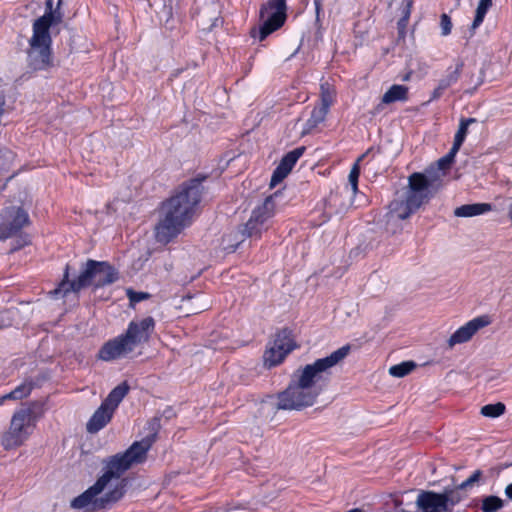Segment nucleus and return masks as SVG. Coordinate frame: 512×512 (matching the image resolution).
<instances>
[{"label":"nucleus","instance_id":"f257e3e1","mask_svg":"<svg viewBox=\"0 0 512 512\" xmlns=\"http://www.w3.org/2000/svg\"><path fill=\"white\" fill-rule=\"evenodd\" d=\"M349 344L340 347L330 355L315 360L303 368L297 369L288 387L278 394L276 410H301L314 405L318 396L327 387L331 369L343 361L349 354Z\"/></svg>","mask_w":512,"mask_h":512},{"label":"nucleus","instance_id":"f03ea898","mask_svg":"<svg viewBox=\"0 0 512 512\" xmlns=\"http://www.w3.org/2000/svg\"><path fill=\"white\" fill-rule=\"evenodd\" d=\"M202 178L184 182L175 195L163 202L164 218L156 226V239L162 244L169 243L184 227L190 224L199 205L204 187Z\"/></svg>","mask_w":512,"mask_h":512},{"label":"nucleus","instance_id":"7ed1b4c3","mask_svg":"<svg viewBox=\"0 0 512 512\" xmlns=\"http://www.w3.org/2000/svg\"><path fill=\"white\" fill-rule=\"evenodd\" d=\"M119 272L107 261L88 259L81 265L80 274L72 281H69V265H66L63 280L59 286L50 292L53 296L69 292L79 293L81 290L93 286L95 289L111 285L118 281Z\"/></svg>","mask_w":512,"mask_h":512},{"label":"nucleus","instance_id":"20e7f679","mask_svg":"<svg viewBox=\"0 0 512 512\" xmlns=\"http://www.w3.org/2000/svg\"><path fill=\"white\" fill-rule=\"evenodd\" d=\"M154 328L155 321L150 316L139 322H130L124 334L103 344L98 352V358L103 361H112L126 357L134 351L136 346L149 340Z\"/></svg>","mask_w":512,"mask_h":512},{"label":"nucleus","instance_id":"39448f33","mask_svg":"<svg viewBox=\"0 0 512 512\" xmlns=\"http://www.w3.org/2000/svg\"><path fill=\"white\" fill-rule=\"evenodd\" d=\"M430 186L431 182L424 174H411L408 185L389 205L391 216L400 220L409 218L431 198Z\"/></svg>","mask_w":512,"mask_h":512},{"label":"nucleus","instance_id":"423d86ee","mask_svg":"<svg viewBox=\"0 0 512 512\" xmlns=\"http://www.w3.org/2000/svg\"><path fill=\"white\" fill-rule=\"evenodd\" d=\"M44 411V405L37 401L17 410L12 416L9 430L1 437L2 446L9 450L23 444L32 433L37 421L43 417Z\"/></svg>","mask_w":512,"mask_h":512},{"label":"nucleus","instance_id":"0eeeda50","mask_svg":"<svg viewBox=\"0 0 512 512\" xmlns=\"http://www.w3.org/2000/svg\"><path fill=\"white\" fill-rule=\"evenodd\" d=\"M151 445L152 440L146 438L134 442L125 452L109 457L104 461V473L97 482L105 489L113 479H120L132 465L145 461Z\"/></svg>","mask_w":512,"mask_h":512},{"label":"nucleus","instance_id":"6e6552de","mask_svg":"<svg viewBox=\"0 0 512 512\" xmlns=\"http://www.w3.org/2000/svg\"><path fill=\"white\" fill-rule=\"evenodd\" d=\"M278 193H274L264 199V201L256 206L250 215L248 221L242 225L237 234L240 235V240L235 245H231L232 251H234L240 242L245 238H261L263 232H266L271 224L272 218L276 213V199Z\"/></svg>","mask_w":512,"mask_h":512},{"label":"nucleus","instance_id":"1a4fd4ad","mask_svg":"<svg viewBox=\"0 0 512 512\" xmlns=\"http://www.w3.org/2000/svg\"><path fill=\"white\" fill-rule=\"evenodd\" d=\"M126 486L127 480L121 479L113 490L109 491L102 497L96 498V496L102 493L104 490L96 481L94 485L89 487L85 492L72 500L71 507L82 509L93 503L96 509L106 508L107 505L115 503L123 497Z\"/></svg>","mask_w":512,"mask_h":512},{"label":"nucleus","instance_id":"9d476101","mask_svg":"<svg viewBox=\"0 0 512 512\" xmlns=\"http://www.w3.org/2000/svg\"><path fill=\"white\" fill-rule=\"evenodd\" d=\"M286 0H270L266 5L260 9V18L264 19L262 25L257 30L256 28L251 29V36L258 37L260 41L266 39L274 31L280 29L287 18L286 15Z\"/></svg>","mask_w":512,"mask_h":512},{"label":"nucleus","instance_id":"9b49d317","mask_svg":"<svg viewBox=\"0 0 512 512\" xmlns=\"http://www.w3.org/2000/svg\"><path fill=\"white\" fill-rule=\"evenodd\" d=\"M459 504V498L453 495L449 487L441 492L421 490L416 498V512H453Z\"/></svg>","mask_w":512,"mask_h":512},{"label":"nucleus","instance_id":"f8f14e48","mask_svg":"<svg viewBox=\"0 0 512 512\" xmlns=\"http://www.w3.org/2000/svg\"><path fill=\"white\" fill-rule=\"evenodd\" d=\"M36 32H33L29 40L30 48L27 52L28 66L34 70H46L50 68L52 63L51 58V36H43V38H36Z\"/></svg>","mask_w":512,"mask_h":512},{"label":"nucleus","instance_id":"ddd939ff","mask_svg":"<svg viewBox=\"0 0 512 512\" xmlns=\"http://www.w3.org/2000/svg\"><path fill=\"white\" fill-rule=\"evenodd\" d=\"M296 348V343L292 336V331L288 328L280 330L269 347L264 353V364L268 368L280 364L284 358Z\"/></svg>","mask_w":512,"mask_h":512},{"label":"nucleus","instance_id":"4468645a","mask_svg":"<svg viewBox=\"0 0 512 512\" xmlns=\"http://www.w3.org/2000/svg\"><path fill=\"white\" fill-rule=\"evenodd\" d=\"M29 224L28 213L21 207L9 206L0 213V240L16 235Z\"/></svg>","mask_w":512,"mask_h":512},{"label":"nucleus","instance_id":"2eb2a0df","mask_svg":"<svg viewBox=\"0 0 512 512\" xmlns=\"http://www.w3.org/2000/svg\"><path fill=\"white\" fill-rule=\"evenodd\" d=\"M193 17L202 31H211L221 23L219 4L215 0L196 2Z\"/></svg>","mask_w":512,"mask_h":512},{"label":"nucleus","instance_id":"dca6fc26","mask_svg":"<svg viewBox=\"0 0 512 512\" xmlns=\"http://www.w3.org/2000/svg\"><path fill=\"white\" fill-rule=\"evenodd\" d=\"M489 323L490 321L487 316H480L467 322L450 336L448 347L453 348L457 344L469 341L479 329L489 325Z\"/></svg>","mask_w":512,"mask_h":512},{"label":"nucleus","instance_id":"f3484780","mask_svg":"<svg viewBox=\"0 0 512 512\" xmlns=\"http://www.w3.org/2000/svg\"><path fill=\"white\" fill-rule=\"evenodd\" d=\"M61 2V0H58L56 9L50 12H45L43 16L34 21L33 32H36L37 34L35 39L43 38V36H50V27L62 22L63 14L60 11Z\"/></svg>","mask_w":512,"mask_h":512},{"label":"nucleus","instance_id":"a211bd4d","mask_svg":"<svg viewBox=\"0 0 512 512\" xmlns=\"http://www.w3.org/2000/svg\"><path fill=\"white\" fill-rule=\"evenodd\" d=\"M114 410L108 407L103 402L93 413L91 418L86 424V430L90 434H95L103 429L111 420L114 415Z\"/></svg>","mask_w":512,"mask_h":512},{"label":"nucleus","instance_id":"6ab92c4d","mask_svg":"<svg viewBox=\"0 0 512 512\" xmlns=\"http://www.w3.org/2000/svg\"><path fill=\"white\" fill-rule=\"evenodd\" d=\"M409 88L404 85H392L382 96L381 102L375 107L374 114L383 110L384 105L391 104L397 101L405 102L408 100Z\"/></svg>","mask_w":512,"mask_h":512},{"label":"nucleus","instance_id":"aec40b11","mask_svg":"<svg viewBox=\"0 0 512 512\" xmlns=\"http://www.w3.org/2000/svg\"><path fill=\"white\" fill-rule=\"evenodd\" d=\"M483 479V472L479 469L475 470L465 481L454 486L449 487L450 492L459 498V504L467 499V491L475 485H480Z\"/></svg>","mask_w":512,"mask_h":512},{"label":"nucleus","instance_id":"412c9836","mask_svg":"<svg viewBox=\"0 0 512 512\" xmlns=\"http://www.w3.org/2000/svg\"><path fill=\"white\" fill-rule=\"evenodd\" d=\"M491 210L492 206L489 203H472L457 207L454 211V215L457 217H473Z\"/></svg>","mask_w":512,"mask_h":512},{"label":"nucleus","instance_id":"4be33fe9","mask_svg":"<svg viewBox=\"0 0 512 512\" xmlns=\"http://www.w3.org/2000/svg\"><path fill=\"white\" fill-rule=\"evenodd\" d=\"M129 390L130 386L124 381L113 388L102 402L115 411Z\"/></svg>","mask_w":512,"mask_h":512},{"label":"nucleus","instance_id":"5701e85b","mask_svg":"<svg viewBox=\"0 0 512 512\" xmlns=\"http://www.w3.org/2000/svg\"><path fill=\"white\" fill-rule=\"evenodd\" d=\"M463 67V60L458 59L454 67L451 66L447 68L446 74L439 80V82L448 89L459 80Z\"/></svg>","mask_w":512,"mask_h":512},{"label":"nucleus","instance_id":"b1692460","mask_svg":"<svg viewBox=\"0 0 512 512\" xmlns=\"http://www.w3.org/2000/svg\"><path fill=\"white\" fill-rule=\"evenodd\" d=\"M33 389V383L31 381H25L18 385L11 392L0 397V405L6 400H20L30 395Z\"/></svg>","mask_w":512,"mask_h":512},{"label":"nucleus","instance_id":"393cba45","mask_svg":"<svg viewBox=\"0 0 512 512\" xmlns=\"http://www.w3.org/2000/svg\"><path fill=\"white\" fill-rule=\"evenodd\" d=\"M327 114L328 112L325 111V108H320L319 106L314 107L309 119L305 123L302 135L311 133L314 128L325 120Z\"/></svg>","mask_w":512,"mask_h":512},{"label":"nucleus","instance_id":"a878e982","mask_svg":"<svg viewBox=\"0 0 512 512\" xmlns=\"http://www.w3.org/2000/svg\"><path fill=\"white\" fill-rule=\"evenodd\" d=\"M306 148L304 146L297 147L292 151H289L280 161L279 167H281L286 172L290 173L296 162L303 155Z\"/></svg>","mask_w":512,"mask_h":512},{"label":"nucleus","instance_id":"bb28decb","mask_svg":"<svg viewBox=\"0 0 512 512\" xmlns=\"http://www.w3.org/2000/svg\"><path fill=\"white\" fill-rule=\"evenodd\" d=\"M475 122H476L475 118L461 119L459 128L455 134L454 142L452 145L453 147H455V149L461 148L463 142L465 141L469 125L472 123H475Z\"/></svg>","mask_w":512,"mask_h":512},{"label":"nucleus","instance_id":"cd10ccee","mask_svg":"<svg viewBox=\"0 0 512 512\" xmlns=\"http://www.w3.org/2000/svg\"><path fill=\"white\" fill-rule=\"evenodd\" d=\"M412 3H413L412 0H404V6L402 8V16L397 22L399 38L405 37L406 27L409 22V18H410V14H411Z\"/></svg>","mask_w":512,"mask_h":512},{"label":"nucleus","instance_id":"c85d7f7f","mask_svg":"<svg viewBox=\"0 0 512 512\" xmlns=\"http://www.w3.org/2000/svg\"><path fill=\"white\" fill-rule=\"evenodd\" d=\"M504 507V500L498 496L490 495L482 499V512H498Z\"/></svg>","mask_w":512,"mask_h":512},{"label":"nucleus","instance_id":"c756f323","mask_svg":"<svg viewBox=\"0 0 512 512\" xmlns=\"http://www.w3.org/2000/svg\"><path fill=\"white\" fill-rule=\"evenodd\" d=\"M491 6H492V0H480L479 1L478 6L476 8V14H475L474 20L471 25L472 30H475L482 24L486 13L488 12V10Z\"/></svg>","mask_w":512,"mask_h":512},{"label":"nucleus","instance_id":"7c9ffc66","mask_svg":"<svg viewBox=\"0 0 512 512\" xmlns=\"http://www.w3.org/2000/svg\"><path fill=\"white\" fill-rule=\"evenodd\" d=\"M415 367L416 364L413 361H405L391 366L389 368V374L393 377L402 378L408 375Z\"/></svg>","mask_w":512,"mask_h":512},{"label":"nucleus","instance_id":"2f4dec72","mask_svg":"<svg viewBox=\"0 0 512 512\" xmlns=\"http://www.w3.org/2000/svg\"><path fill=\"white\" fill-rule=\"evenodd\" d=\"M505 405L502 402L487 404L481 408V414L489 418H497L505 413Z\"/></svg>","mask_w":512,"mask_h":512},{"label":"nucleus","instance_id":"473e14b6","mask_svg":"<svg viewBox=\"0 0 512 512\" xmlns=\"http://www.w3.org/2000/svg\"><path fill=\"white\" fill-rule=\"evenodd\" d=\"M365 157V154H363L361 157H359L358 161L352 166L350 173H349V183L351 185L353 193L357 192L358 189V179L360 175V167H359V161H361Z\"/></svg>","mask_w":512,"mask_h":512},{"label":"nucleus","instance_id":"72a5a7b5","mask_svg":"<svg viewBox=\"0 0 512 512\" xmlns=\"http://www.w3.org/2000/svg\"><path fill=\"white\" fill-rule=\"evenodd\" d=\"M459 149H455V147H451L450 151L443 157L438 160V166L441 170H446L450 168L451 164L454 162L455 156L458 153Z\"/></svg>","mask_w":512,"mask_h":512},{"label":"nucleus","instance_id":"f704fd0d","mask_svg":"<svg viewBox=\"0 0 512 512\" xmlns=\"http://www.w3.org/2000/svg\"><path fill=\"white\" fill-rule=\"evenodd\" d=\"M126 294L129 299L130 306H135L137 303L151 297V295L147 292H137L131 288L126 290Z\"/></svg>","mask_w":512,"mask_h":512},{"label":"nucleus","instance_id":"c9c22d12","mask_svg":"<svg viewBox=\"0 0 512 512\" xmlns=\"http://www.w3.org/2000/svg\"><path fill=\"white\" fill-rule=\"evenodd\" d=\"M333 102V92L328 87L321 85V105L320 108H325V111H329V107Z\"/></svg>","mask_w":512,"mask_h":512},{"label":"nucleus","instance_id":"e433bc0d","mask_svg":"<svg viewBox=\"0 0 512 512\" xmlns=\"http://www.w3.org/2000/svg\"><path fill=\"white\" fill-rule=\"evenodd\" d=\"M288 174H289L288 172L283 170L281 167L277 166L271 176L270 186L271 187L276 186L281 181H283V179L286 178Z\"/></svg>","mask_w":512,"mask_h":512},{"label":"nucleus","instance_id":"4c0bfd02","mask_svg":"<svg viewBox=\"0 0 512 512\" xmlns=\"http://www.w3.org/2000/svg\"><path fill=\"white\" fill-rule=\"evenodd\" d=\"M440 27H441V34L443 36H447L451 33L452 21H451V18L446 13H443L440 16Z\"/></svg>","mask_w":512,"mask_h":512},{"label":"nucleus","instance_id":"58836bf2","mask_svg":"<svg viewBox=\"0 0 512 512\" xmlns=\"http://www.w3.org/2000/svg\"><path fill=\"white\" fill-rule=\"evenodd\" d=\"M447 88L445 86H443L440 82L438 83V86L434 89L433 93H432V97H431V100H435V99H438L439 97H441L444 93V91L446 90Z\"/></svg>","mask_w":512,"mask_h":512},{"label":"nucleus","instance_id":"ea45409f","mask_svg":"<svg viewBox=\"0 0 512 512\" xmlns=\"http://www.w3.org/2000/svg\"><path fill=\"white\" fill-rule=\"evenodd\" d=\"M315 10L317 16H319L320 12L324 9V7L327 5L326 0H314Z\"/></svg>","mask_w":512,"mask_h":512},{"label":"nucleus","instance_id":"a19ab883","mask_svg":"<svg viewBox=\"0 0 512 512\" xmlns=\"http://www.w3.org/2000/svg\"><path fill=\"white\" fill-rule=\"evenodd\" d=\"M505 495L512 500V483L506 486Z\"/></svg>","mask_w":512,"mask_h":512},{"label":"nucleus","instance_id":"79ce46f5","mask_svg":"<svg viewBox=\"0 0 512 512\" xmlns=\"http://www.w3.org/2000/svg\"><path fill=\"white\" fill-rule=\"evenodd\" d=\"M53 11V1L52 0H46V9L45 12Z\"/></svg>","mask_w":512,"mask_h":512},{"label":"nucleus","instance_id":"37998d69","mask_svg":"<svg viewBox=\"0 0 512 512\" xmlns=\"http://www.w3.org/2000/svg\"><path fill=\"white\" fill-rule=\"evenodd\" d=\"M8 326H9V324H5L3 320H0V329H3Z\"/></svg>","mask_w":512,"mask_h":512},{"label":"nucleus","instance_id":"c03bdc74","mask_svg":"<svg viewBox=\"0 0 512 512\" xmlns=\"http://www.w3.org/2000/svg\"><path fill=\"white\" fill-rule=\"evenodd\" d=\"M409 78H410V74H407V75L403 78V80L407 81V80H409Z\"/></svg>","mask_w":512,"mask_h":512}]
</instances>
